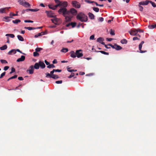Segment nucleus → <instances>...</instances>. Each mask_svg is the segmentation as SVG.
I'll list each match as a JSON object with an SVG mask.
<instances>
[{"instance_id": "obj_1", "label": "nucleus", "mask_w": 156, "mask_h": 156, "mask_svg": "<svg viewBox=\"0 0 156 156\" xmlns=\"http://www.w3.org/2000/svg\"><path fill=\"white\" fill-rule=\"evenodd\" d=\"M76 18L82 22H86L88 20L87 16L83 12L79 13L76 16Z\"/></svg>"}, {"instance_id": "obj_2", "label": "nucleus", "mask_w": 156, "mask_h": 156, "mask_svg": "<svg viewBox=\"0 0 156 156\" xmlns=\"http://www.w3.org/2000/svg\"><path fill=\"white\" fill-rule=\"evenodd\" d=\"M52 22L56 25H59L62 22V20L58 18H57L55 17H54L53 19L51 20Z\"/></svg>"}, {"instance_id": "obj_3", "label": "nucleus", "mask_w": 156, "mask_h": 156, "mask_svg": "<svg viewBox=\"0 0 156 156\" xmlns=\"http://www.w3.org/2000/svg\"><path fill=\"white\" fill-rule=\"evenodd\" d=\"M18 2L19 3L23 6L26 7H30V4L26 2L24 0H19Z\"/></svg>"}, {"instance_id": "obj_4", "label": "nucleus", "mask_w": 156, "mask_h": 156, "mask_svg": "<svg viewBox=\"0 0 156 156\" xmlns=\"http://www.w3.org/2000/svg\"><path fill=\"white\" fill-rule=\"evenodd\" d=\"M58 12L59 14H62L65 16L68 13L67 9L65 8H61L58 10Z\"/></svg>"}, {"instance_id": "obj_5", "label": "nucleus", "mask_w": 156, "mask_h": 156, "mask_svg": "<svg viewBox=\"0 0 156 156\" xmlns=\"http://www.w3.org/2000/svg\"><path fill=\"white\" fill-rule=\"evenodd\" d=\"M46 77H49L50 78H52L54 79H57L59 78V76L57 75H55V74L52 75H51L50 74L48 73H46Z\"/></svg>"}, {"instance_id": "obj_6", "label": "nucleus", "mask_w": 156, "mask_h": 156, "mask_svg": "<svg viewBox=\"0 0 156 156\" xmlns=\"http://www.w3.org/2000/svg\"><path fill=\"white\" fill-rule=\"evenodd\" d=\"M47 16L50 17L54 18L56 17V15L52 11H46Z\"/></svg>"}, {"instance_id": "obj_7", "label": "nucleus", "mask_w": 156, "mask_h": 156, "mask_svg": "<svg viewBox=\"0 0 156 156\" xmlns=\"http://www.w3.org/2000/svg\"><path fill=\"white\" fill-rule=\"evenodd\" d=\"M72 4L73 6L78 8H79L80 7V4L76 1H73L72 2Z\"/></svg>"}, {"instance_id": "obj_8", "label": "nucleus", "mask_w": 156, "mask_h": 156, "mask_svg": "<svg viewBox=\"0 0 156 156\" xmlns=\"http://www.w3.org/2000/svg\"><path fill=\"white\" fill-rule=\"evenodd\" d=\"M34 69L33 67V65L30 66L29 69L27 70V72L30 74H32L34 73Z\"/></svg>"}, {"instance_id": "obj_9", "label": "nucleus", "mask_w": 156, "mask_h": 156, "mask_svg": "<svg viewBox=\"0 0 156 156\" xmlns=\"http://www.w3.org/2000/svg\"><path fill=\"white\" fill-rule=\"evenodd\" d=\"M76 57L78 58L82 57L83 56V54L81 50H77L76 51Z\"/></svg>"}, {"instance_id": "obj_10", "label": "nucleus", "mask_w": 156, "mask_h": 156, "mask_svg": "<svg viewBox=\"0 0 156 156\" xmlns=\"http://www.w3.org/2000/svg\"><path fill=\"white\" fill-rule=\"evenodd\" d=\"M60 7L65 8L67 6L68 3L66 1H60Z\"/></svg>"}, {"instance_id": "obj_11", "label": "nucleus", "mask_w": 156, "mask_h": 156, "mask_svg": "<svg viewBox=\"0 0 156 156\" xmlns=\"http://www.w3.org/2000/svg\"><path fill=\"white\" fill-rule=\"evenodd\" d=\"M144 43V41H142L141 43L139 44V50L140 51V52L141 53H144L145 52H147V50H142L141 48L142 46V45Z\"/></svg>"}, {"instance_id": "obj_12", "label": "nucleus", "mask_w": 156, "mask_h": 156, "mask_svg": "<svg viewBox=\"0 0 156 156\" xmlns=\"http://www.w3.org/2000/svg\"><path fill=\"white\" fill-rule=\"evenodd\" d=\"M10 8V7H6L1 8L0 9V13H5L6 11L8 10Z\"/></svg>"}, {"instance_id": "obj_13", "label": "nucleus", "mask_w": 156, "mask_h": 156, "mask_svg": "<svg viewBox=\"0 0 156 156\" xmlns=\"http://www.w3.org/2000/svg\"><path fill=\"white\" fill-rule=\"evenodd\" d=\"M69 12L73 15L75 16L77 14V11L74 8H71L69 10Z\"/></svg>"}, {"instance_id": "obj_14", "label": "nucleus", "mask_w": 156, "mask_h": 156, "mask_svg": "<svg viewBox=\"0 0 156 156\" xmlns=\"http://www.w3.org/2000/svg\"><path fill=\"white\" fill-rule=\"evenodd\" d=\"M130 34L132 36H135L137 34V31L136 29H133L129 32Z\"/></svg>"}, {"instance_id": "obj_15", "label": "nucleus", "mask_w": 156, "mask_h": 156, "mask_svg": "<svg viewBox=\"0 0 156 156\" xmlns=\"http://www.w3.org/2000/svg\"><path fill=\"white\" fill-rule=\"evenodd\" d=\"M104 39L102 37H99L97 39V41L98 42L101 43L102 44L105 45V43L103 42Z\"/></svg>"}, {"instance_id": "obj_16", "label": "nucleus", "mask_w": 156, "mask_h": 156, "mask_svg": "<svg viewBox=\"0 0 156 156\" xmlns=\"http://www.w3.org/2000/svg\"><path fill=\"white\" fill-rule=\"evenodd\" d=\"M38 63L39 64V66L41 68L44 69L45 68V65L43 62L40 61Z\"/></svg>"}, {"instance_id": "obj_17", "label": "nucleus", "mask_w": 156, "mask_h": 156, "mask_svg": "<svg viewBox=\"0 0 156 156\" xmlns=\"http://www.w3.org/2000/svg\"><path fill=\"white\" fill-rule=\"evenodd\" d=\"M55 3L57 4L56 5H55V9H56L58 6L60 7V1L59 0H55Z\"/></svg>"}, {"instance_id": "obj_18", "label": "nucleus", "mask_w": 156, "mask_h": 156, "mask_svg": "<svg viewBox=\"0 0 156 156\" xmlns=\"http://www.w3.org/2000/svg\"><path fill=\"white\" fill-rule=\"evenodd\" d=\"M39 10V9H27L25 10L24 11L28 12L29 11H31L32 12H37Z\"/></svg>"}, {"instance_id": "obj_19", "label": "nucleus", "mask_w": 156, "mask_h": 156, "mask_svg": "<svg viewBox=\"0 0 156 156\" xmlns=\"http://www.w3.org/2000/svg\"><path fill=\"white\" fill-rule=\"evenodd\" d=\"M149 2V1L148 0H147L145 1L141 2L139 3V5H147L148 4Z\"/></svg>"}, {"instance_id": "obj_20", "label": "nucleus", "mask_w": 156, "mask_h": 156, "mask_svg": "<svg viewBox=\"0 0 156 156\" xmlns=\"http://www.w3.org/2000/svg\"><path fill=\"white\" fill-rule=\"evenodd\" d=\"M39 64L38 62L36 63L34 66H33V67L34 69H38L39 68Z\"/></svg>"}, {"instance_id": "obj_21", "label": "nucleus", "mask_w": 156, "mask_h": 156, "mask_svg": "<svg viewBox=\"0 0 156 156\" xmlns=\"http://www.w3.org/2000/svg\"><path fill=\"white\" fill-rule=\"evenodd\" d=\"M16 52V51L15 49H12L8 52V54L9 55H12L15 54Z\"/></svg>"}, {"instance_id": "obj_22", "label": "nucleus", "mask_w": 156, "mask_h": 156, "mask_svg": "<svg viewBox=\"0 0 156 156\" xmlns=\"http://www.w3.org/2000/svg\"><path fill=\"white\" fill-rule=\"evenodd\" d=\"M70 54L71 57L72 58H74L76 57V52L75 53L73 51H71L70 52Z\"/></svg>"}, {"instance_id": "obj_23", "label": "nucleus", "mask_w": 156, "mask_h": 156, "mask_svg": "<svg viewBox=\"0 0 156 156\" xmlns=\"http://www.w3.org/2000/svg\"><path fill=\"white\" fill-rule=\"evenodd\" d=\"M49 8L52 10H54L55 9V5L53 4H49L48 5Z\"/></svg>"}, {"instance_id": "obj_24", "label": "nucleus", "mask_w": 156, "mask_h": 156, "mask_svg": "<svg viewBox=\"0 0 156 156\" xmlns=\"http://www.w3.org/2000/svg\"><path fill=\"white\" fill-rule=\"evenodd\" d=\"M10 17L6 16L4 17L3 19L5 20L4 21L6 22H8L10 21L11 20L10 19Z\"/></svg>"}, {"instance_id": "obj_25", "label": "nucleus", "mask_w": 156, "mask_h": 156, "mask_svg": "<svg viewBox=\"0 0 156 156\" xmlns=\"http://www.w3.org/2000/svg\"><path fill=\"white\" fill-rule=\"evenodd\" d=\"M88 15L89 17L91 19H93L94 18V15L90 12H89L88 13Z\"/></svg>"}, {"instance_id": "obj_26", "label": "nucleus", "mask_w": 156, "mask_h": 156, "mask_svg": "<svg viewBox=\"0 0 156 156\" xmlns=\"http://www.w3.org/2000/svg\"><path fill=\"white\" fill-rule=\"evenodd\" d=\"M18 12H16V14H14V13H13L12 12H11L10 13V14H9V15L10 16V17L11 18H12V16H18Z\"/></svg>"}, {"instance_id": "obj_27", "label": "nucleus", "mask_w": 156, "mask_h": 156, "mask_svg": "<svg viewBox=\"0 0 156 156\" xmlns=\"http://www.w3.org/2000/svg\"><path fill=\"white\" fill-rule=\"evenodd\" d=\"M76 23H69V24H67L66 25V26L67 27H68L69 25H71L72 26V27H75L76 26Z\"/></svg>"}, {"instance_id": "obj_28", "label": "nucleus", "mask_w": 156, "mask_h": 156, "mask_svg": "<svg viewBox=\"0 0 156 156\" xmlns=\"http://www.w3.org/2000/svg\"><path fill=\"white\" fill-rule=\"evenodd\" d=\"M119 46V45H118L116 44H115L114 45H111L112 47L113 48H114V49H115L116 50H118Z\"/></svg>"}, {"instance_id": "obj_29", "label": "nucleus", "mask_w": 156, "mask_h": 156, "mask_svg": "<svg viewBox=\"0 0 156 156\" xmlns=\"http://www.w3.org/2000/svg\"><path fill=\"white\" fill-rule=\"evenodd\" d=\"M17 37L19 40L21 41H23L24 40L23 38L21 35H18Z\"/></svg>"}, {"instance_id": "obj_30", "label": "nucleus", "mask_w": 156, "mask_h": 156, "mask_svg": "<svg viewBox=\"0 0 156 156\" xmlns=\"http://www.w3.org/2000/svg\"><path fill=\"white\" fill-rule=\"evenodd\" d=\"M7 48V46L6 45H4V46L0 48V50H3L6 49Z\"/></svg>"}, {"instance_id": "obj_31", "label": "nucleus", "mask_w": 156, "mask_h": 156, "mask_svg": "<svg viewBox=\"0 0 156 156\" xmlns=\"http://www.w3.org/2000/svg\"><path fill=\"white\" fill-rule=\"evenodd\" d=\"M20 20L19 19H16L12 21V22L14 24H17L19 23H20Z\"/></svg>"}, {"instance_id": "obj_32", "label": "nucleus", "mask_w": 156, "mask_h": 156, "mask_svg": "<svg viewBox=\"0 0 156 156\" xmlns=\"http://www.w3.org/2000/svg\"><path fill=\"white\" fill-rule=\"evenodd\" d=\"M120 42L122 44H126L127 41L126 39H123Z\"/></svg>"}, {"instance_id": "obj_33", "label": "nucleus", "mask_w": 156, "mask_h": 156, "mask_svg": "<svg viewBox=\"0 0 156 156\" xmlns=\"http://www.w3.org/2000/svg\"><path fill=\"white\" fill-rule=\"evenodd\" d=\"M25 29H27L28 30H34L35 29V28L34 27H25L24 28Z\"/></svg>"}, {"instance_id": "obj_34", "label": "nucleus", "mask_w": 156, "mask_h": 156, "mask_svg": "<svg viewBox=\"0 0 156 156\" xmlns=\"http://www.w3.org/2000/svg\"><path fill=\"white\" fill-rule=\"evenodd\" d=\"M5 36H9L12 38H13L15 37L14 35L13 34H7L5 35Z\"/></svg>"}, {"instance_id": "obj_35", "label": "nucleus", "mask_w": 156, "mask_h": 156, "mask_svg": "<svg viewBox=\"0 0 156 156\" xmlns=\"http://www.w3.org/2000/svg\"><path fill=\"white\" fill-rule=\"evenodd\" d=\"M47 67L48 68H54L55 67V66H54L53 64H49V65L47 66Z\"/></svg>"}, {"instance_id": "obj_36", "label": "nucleus", "mask_w": 156, "mask_h": 156, "mask_svg": "<svg viewBox=\"0 0 156 156\" xmlns=\"http://www.w3.org/2000/svg\"><path fill=\"white\" fill-rule=\"evenodd\" d=\"M67 71L70 72H76L77 71L76 70H74V69H70V68L69 67H67Z\"/></svg>"}, {"instance_id": "obj_37", "label": "nucleus", "mask_w": 156, "mask_h": 156, "mask_svg": "<svg viewBox=\"0 0 156 156\" xmlns=\"http://www.w3.org/2000/svg\"><path fill=\"white\" fill-rule=\"evenodd\" d=\"M68 51V50L67 48H64L61 50V51L63 52L66 53Z\"/></svg>"}, {"instance_id": "obj_38", "label": "nucleus", "mask_w": 156, "mask_h": 156, "mask_svg": "<svg viewBox=\"0 0 156 156\" xmlns=\"http://www.w3.org/2000/svg\"><path fill=\"white\" fill-rule=\"evenodd\" d=\"M17 76V75H15L14 76H12L10 77L9 79H8V80H7V81H8L9 80H11V79H14V78H16Z\"/></svg>"}, {"instance_id": "obj_39", "label": "nucleus", "mask_w": 156, "mask_h": 156, "mask_svg": "<svg viewBox=\"0 0 156 156\" xmlns=\"http://www.w3.org/2000/svg\"><path fill=\"white\" fill-rule=\"evenodd\" d=\"M0 61L2 64L7 63H8L5 60L1 59L0 60Z\"/></svg>"}, {"instance_id": "obj_40", "label": "nucleus", "mask_w": 156, "mask_h": 156, "mask_svg": "<svg viewBox=\"0 0 156 156\" xmlns=\"http://www.w3.org/2000/svg\"><path fill=\"white\" fill-rule=\"evenodd\" d=\"M42 33H43V34H41V33H39L35 35V37H37L39 36H41V35H44V33L42 32Z\"/></svg>"}, {"instance_id": "obj_41", "label": "nucleus", "mask_w": 156, "mask_h": 156, "mask_svg": "<svg viewBox=\"0 0 156 156\" xmlns=\"http://www.w3.org/2000/svg\"><path fill=\"white\" fill-rule=\"evenodd\" d=\"M148 28L149 29H154L155 27V25H149L148 26Z\"/></svg>"}, {"instance_id": "obj_42", "label": "nucleus", "mask_w": 156, "mask_h": 156, "mask_svg": "<svg viewBox=\"0 0 156 156\" xmlns=\"http://www.w3.org/2000/svg\"><path fill=\"white\" fill-rule=\"evenodd\" d=\"M93 10L96 12H99V8L97 7H94L93 8Z\"/></svg>"}, {"instance_id": "obj_43", "label": "nucleus", "mask_w": 156, "mask_h": 156, "mask_svg": "<svg viewBox=\"0 0 156 156\" xmlns=\"http://www.w3.org/2000/svg\"><path fill=\"white\" fill-rule=\"evenodd\" d=\"M42 49V48H37L35 49V51L37 52H39Z\"/></svg>"}, {"instance_id": "obj_44", "label": "nucleus", "mask_w": 156, "mask_h": 156, "mask_svg": "<svg viewBox=\"0 0 156 156\" xmlns=\"http://www.w3.org/2000/svg\"><path fill=\"white\" fill-rule=\"evenodd\" d=\"M150 3H151L152 5V6L154 7H156V5H155V3L154 2H152L151 1H149Z\"/></svg>"}, {"instance_id": "obj_45", "label": "nucleus", "mask_w": 156, "mask_h": 156, "mask_svg": "<svg viewBox=\"0 0 156 156\" xmlns=\"http://www.w3.org/2000/svg\"><path fill=\"white\" fill-rule=\"evenodd\" d=\"M110 34L112 35H114L115 34L114 31L112 30V29H111L110 32Z\"/></svg>"}, {"instance_id": "obj_46", "label": "nucleus", "mask_w": 156, "mask_h": 156, "mask_svg": "<svg viewBox=\"0 0 156 156\" xmlns=\"http://www.w3.org/2000/svg\"><path fill=\"white\" fill-rule=\"evenodd\" d=\"M141 5H139V9L141 11H143V8L140 6Z\"/></svg>"}, {"instance_id": "obj_47", "label": "nucleus", "mask_w": 156, "mask_h": 156, "mask_svg": "<svg viewBox=\"0 0 156 156\" xmlns=\"http://www.w3.org/2000/svg\"><path fill=\"white\" fill-rule=\"evenodd\" d=\"M33 54H34V56H38L39 55V54L36 51H35V52H34L33 53Z\"/></svg>"}, {"instance_id": "obj_48", "label": "nucleus", "mask_w": 156, "mask_h": 156, "mask_svg": "<svg viewBox=\"0 0 156 156\" xmlns=\"http://www.w3.org/2000/svg\"><path fill=\"white\" fill-rule=\"evenodd\" d=\"M5 72H4L2 73L0 76V79L2 78L5 75Z\"/></svg>"}, {"instance_id": "obj_49", "label": "nucleus", "mask_w": 156, "mask_h": 156, "mask_svg": "<svg viewBox=\"0 0 156 156\" xmlns=\"http://www.w3.org/2000/svg\"><path fill=\"white\" fill-rule=\"evenodd\" d=\"M24 22L25 23H33V21L30 20H25Z\"/></svg>"}, {"instance_id": "obj_50", "label": "nucleus", "mask_w": 156, "mask_h": 156, "mask_svg": "<svg viewBox=\"0 0 156 156\" xmlns=\"http://www.w3.org/2000/svg\"><path fill=\"white\" fill-rule=\"evenodd\" d=\"M100 52H101L102 53L105 55H108L109 54L108 53L105 52L103 51H100Z\"/></svg>"}, {"instance_id": "obj_51", "label": "nucleus", "mask_w": 156, "mask_h": 156, "mask_svg": "<svg viewBox=\"0 0 156 156\" xmlns=\"http://www.w3.org/2000/svg\"><path fill=\"white\" fill-rule=\"evenodd\" d=\"M74 76V73H72L68 77L69 78H71Z\"/></svg>"}, {"instance_id": "obj_52", "label": "nucleus", "mask_w": 156, "mask_h": 156, "mask_svg": "<svg viewBox=\"0 0 156 156\" xmlns=\"http://www.w3.org/2000/svg\"><path fill=\"white\" fill-rule=\"evenodd\" d=\"M62 83V80H58V81H57L55 82V83L57 84Z\"/></svg>"}, {"instance_id": "obj_53", "label": "nucleus", "mask_w": 156, "mask_h": 156, "mask_svg": "<svg viewBox=\"0 0 156 156\" xmlns=\"http://www.w3.org/2000/svg\"><path fill=\"white\" fill-rule=\"evenodd\" d=\"M9 68V66H5L4 67V70H5V71H6L7 70H8Z\"/></svg>"}, {"instance_id": "obj_54", "label": "nucleus", "mask_w": 156, "mask_h": 156, "mask_svg": "<svg viewBox=\"0 0 156 156\" xmlns=\"http://www.w3.org/2000/svg\"><path fill=\"white\" fill-rule=\"evenodd\" d=\"M65 19L66 20H68L69 21L71 20V18L68 16H66Z\"/></svg>"}, {"instance_id": "obj_55", "label": "nucleus", "mask_w": 156, "mask_h": 156, "mask_svg": "<svg viewBox=\"0 0 156 156\" xmlns=\"http://www.w3.org/2000/svg\"><path fill=\"white\" fill-rule=\"evenodd\" d=\"M94 35H92L90 37V40H94Z\"/></svg>"}, {"instance_id": "obj_56", "label": "nucleus", "mask_w": 156, "mask_h": 156, "mask_svg": "<svg viewBox=\"0 0 156 156\" xmlns=\"http://www.w3.org/2000/svg\"><path fill=\"white\" fill-rule=\"evenodd\" d=\"M54 70H55V69H53L52 71H51L50 72V74L51 75H54L53 74V73H54V72H55V71H54Z\"/></svg>"}, {"instance_id": "obj_57", "label": "nucleus", "mask_w": 156, "mask_h": 156, "mask_svg": "<svg viewBox=\"0 0 156 156\" xmlns=\"http://www.w3.org/2000/svg\"><path fill=\"white\" fill-rule=\"evenodd\" d=\"M25 59H17L16 61L17 62H20L21 61H24Z\"/></svg>"}, {"instance_id": "obj_58", "label": "nucleus", "mask_w": 156, "mask_h": 156, "mask_svg": "<svg viewBox=\"0 0 156 156\" xmlns=\"http://www.w3.org/2000/svg\"><path fill=\"white\" fill-rule=\"evenodd\" d=\"M139 40V38L137 37H134L133 38V41H135L136 40Z\"/></svg>"}, {"instance_id": "obj_59", "label": "nucleus", "mask_w": 156, "mask_h": 156, "mask_svg": "<svg viewBox=\"0 0 156 156\" xmlns=\"http://www.w3.org/2000/svg\"><path fill=\"white\" fill-rule=\"evenodd\" d=\"M99 20L101 22H102L104 20V19L102 17H100L99 19Z\"/></svg>"}, {"instance_id": "obj_60", "label": "nucleus", "mask_w": 156, "mask_h": 156, "mask_svg": "<svg viewBox=\"0 0 156 156\" xmlns=\"http://www.w3.org/2000/svg\"><path fill=\"white\" fill-rule=\"evenodd\" d=\"M136 30L137 31V33L138 32H143V30H140V29H137Z\"/></svg>"}, {"instance_id": "obj_61", "label": "nucleus", "mask_w": 156, "mask_h": 156, "mask_svg": "<svg viewBox=\"0 0 156 156\" xmlns=\"http://www.w3.org/2000/svg\"><path fill=\"white\" fill-rule=\"evenodd\" d=\"M18 79L20 80H23L22 77L20 76L18 77Z\"/></svg>"}, {"instance_id": "obj_62", "label": "nucleus", "mask_w": 156, "mask_h": 156, "mask_svg": "<svg viewBox=\"0 0 156 156\" xmlns=\"http://www.w3.org/2000/svg\"><path fill=\"white\" fill-rule=\"evenodd\" d=\"M44 62L47 65H49V64H50L49 62L47 61L46 60L44 61Z\"/></svg>"}, {"instance_id": "obj_63", "label": "nucleus", "mask_w": 156, "mask_h": 156, "mask_svg": "<svg viewBox=\"0 0 156 156\" xmlns=\"http://www.w3.org/2000/svg\"><path fill=\"white\" fill-rule=\"evenodd\" d=\"M55 72H60L62 71V70L61 69H55Z\"/></svg>"}, {"instance_id": "obj_64", "label": "nucleus", "mask_w": 156, "mask_h": 156, "mask_svg": "<svg viewBox=\"0 0 156 156\" xmlns=\"http://www.w3.org/2000/svg\"><path fill=\"white\" fill-rule=\"evenodd\" d=\"M52 62L53 64H55L57 63V61L56 59H54V60Z\"/></svg>"}]
</instances>
